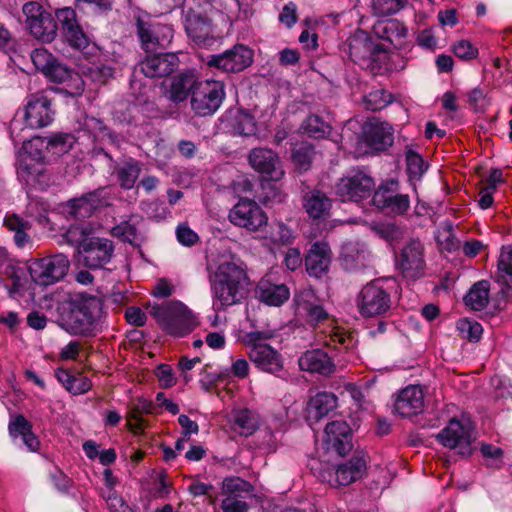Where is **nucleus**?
<instances>
[{
  "mask_svg": "<svg viewBox=\"0 0 512 512\" xmlns=\"http://www.w3.org/2000/svg\"><path fill=\"white\" fill-rule=\"evenodd\" d=\"M338 406V398L332 392L321 391L310 397L306 407L307 420L318 422Z\"/></svg>",
  "mask_w": 512,
  "mask_h": 512,
  "instance_id": "bb28decb",
  "label": "nucleus"
},
{
  "mask_svg": "<svg viewBox=\"0 0 512 512\" xmlns=\"http://www.w3.org/2000/svg\"><path fill=\"white\" fill-rule=\"evenodd\" d=\"M275 335V330L271 328L254 329L244 332L240 340L247 349L249 360L258 370L279 376L284 369V358L277 349L267 343Z\"/></svg>",
  "mask_w": 512,
  "mask_h": 512,
  "instance_id": "f03ea898",
  "label": "nucleus"
},
{
  "mask_svg": "<svg viewBox=\"0 0 512 512\" xmlns=\"http://www.w3.org/2000/svg\"><path fill=\"white\" fill-rule=\"evenodd\" d=\"M293 301L296 313L311 325H317L328 318V312L310 287L296 291Z\"/></svg>",
  "mask_w": 512,
  "mask_h": 512,
  "instance_id": "2eb2a0df",
  "label": "nucleus"
},
{
  "mask_svg": "<svg viewBox=\"0 0 512 512\" xmlns=\"http://www.w3.org/2000/svg\"><path fill=\"white\" fill-rule=\"evenodd\" d=\"M69 267L70 261L67 255L57 253L32 261L29 265V273L36 285L46 287L63 279Z\"/></svg>",
  "mask_w": 512,
  "mask_h": 512,
  "instance_id": "423d86ee",
  "label": "nucleus"
},
{
  "mask_svg": "<svg viewBox=\"0 0 512 512\" xmlns=\"http://www.w3.org/2000/svg\"><path fill=\"white\" fill-rule=\"evenodd\" d=\"M101 497L106 501L110 512H133L117 492L101 493Z\"/></svg>",
  "mask_w": 512,
  "mask_h": 512,
  "instance_id": "0e129e2a",
  "label": "nucleus"
},
{
  "mask_svg": "<svg viewBox=\"0 0 512 512\" xmlns=\"http://www.w3.org/2000/svg\"><path fill=\"white\" fill-rule=\"evenodd\" d=\"M55 111L49 98H32L24 108L25 125L38 129L50 125L54 120Z\"/></svg>",
  "mask_w": 512,
  "mask_h": 512,
  "instance_id": "412c9836",
  "label": "nucleus"
},
{
  "mask_svg": "<svg viewBox=\"0 0 512 512\" xmlns=\"http://www.w3.org/2000/svg\"><path fill=\"white\" fill-rule=\"evenodd\" d=\"M472 429V423L468 418H452L438 433L437 439L443 446L457 449L461 455H468L471 452Z\"/></svg>",
  "mask_w": 512,
  "mask_h": 512,
  "instance_id": "1a4fd4ad",
  "label": "nucleus"
},
{
  "mask_svg": "<svg viewBox=\"0 0 512 512\" xmlns=\"http://www.w3.org/2000/svg\"><path fill=\"white\" fill-rule=\"evenodd\" d=\"M150 314L166 333L174 337L189 334L197 325L193 312L178 300L154 304L150 308Z\"/></svg>",
  "mask_w": 512,
  "mask_h": 512,
  "instance_id": "7ed1b4c3",
  "label": "nucleus"
},
{
  "mask_svg": "<svg viewBox=\"0 0 512 512\" xmlns=\"http://www.w3.org/2000/svg\"><path fill=\"white\" fill-rule=\"evenodd\" d=\"M191 108L201 117L214 114L222 104L223 98H190Z\"/></svg>",
  "mask_w": 512,
  "mask_h": 512,
  "instance_id": "603ef678",
  "label": "nucleus"
},
{
  "mask_svg": "<svg viewBox=\"0 0 512 512\" xmlns=\"http://www.w3.org/2000/svg\"><path fill=\"white\" fill-rule=\"evenodd\" d=\"M457 329L462 338L469 340L470 342H477L480 340L483 328L482 325L468 318H462L457 322Z\"/></svg>",
  "mask_w": 512,
  "mask_h": 512,
  "instance_id": "864d4df0",
  "label": "nucleus"
},
{
  "mask_svg": "<svg viewBox=\"0 0 512 512\" xmlns=\"http://www.w3.org/2000/svg\"><path fill=\"white\" fill-rule=\"evenodd\" d=\"M257 294L261 302L278 307L289 299L290 290L285 284L274 283L270 276H265L257 285Z\"/></svg>",
  "mask_w": 512,
  "mask_h": 512,
  "instance_id": "c756f323",
  "label": "nucleus"
},
{
  "mask_svg": "<svg viewBox=\"0 0 512 512\" xmlns=\"http://www.w3.org/2000/svg\"><path fill=\"white\" fill-rule=\"evenodd\" d=\"M141 170V163L133 158L119 164L115 170V175L121 188L125 190L132 189L140 176Z\"/></svg>",
  "mask_w": 512,
  "mask_h": 512,
  "instance_id": "e433bc0d",
  "label": "nucleus"
},
{
  "mask_svg": "<svg viewBox=\"0 0 512 512\" xmlns=\"http://www.w3.org/2000/svg\"><path fill=\"white\" fill-rule=\"evenodd\" d=\"M406 164L408 173L413 179H420L427 169L422 157L411 150L406 154Z\"/></svg>",
  "mask_w": 512,
  "mask_h": 512,
  "instance_id": "bf43d9fd",
  "label": "nucleus"
},
{
  "mask_svg": "<svg viewBox=\"0 0 512 512\" xmlns=\"http://www.w3.org/2000/svg\"><path fill=\"white\" fill-rule=\"evenodd\" d=\"M44 150L47 151L46 139L43 137H33L24 141L21 149L16 153V158L29 157L31 161H44Z\"/></svg>",
  "mask_w": 512,
  "mask_h": 512,
  "instance_id": "79ce46f5",
  "label": "nucleus"
},
{
  "mask_svg": "<svg viewBox=\"0 0 512 512\" xmlns=\"http://www.w3.org/2000/svg\"><path fill=\"white\" fill-rule=\"evenodd\" d=\"M497 281L512 288V247L504 246L498 259Z\"/></svg>",
  "mask_w": 512,
  "mask_h": 512,
  "instance_id": "a18cd8bd",
  "label": "nucleus"
},
{
  "mask_svg": "<svg viewBox=\"0 0 512 512\" xmlns=\"http://www.w3.org/2000/svg\"><path fill=\"white\" fill-rule=\"evenodd\" d=\"M335 193L342 202L352 200V177L345 176L335 186Z\"/></svg>",
  "mask_w": 512,
  "mask_h": 512,
  "instance_id": "338daca9",
  "label": "nucleus"
},
{
  "mask_svg": "<svg viewBox=\"0 0 512 512\" xmlns=\"http://www.w3.org/2000/svg\"><path fill=\"white\" fill-rule=\"evenodd\" d=\"M407 28L396 19L379 20L372 26V33L394 46H400L407 35Z\"/></svg>",
  "mask_w": 512,
  "mask_h": 512,
  "instance_id": "72a5a7b5",
  "label": "nucleus"
},
{
  "mask_svg": "<svg viewBox=\"0 0 512 512\" xmlns=\"http://www.w3.org/2000/svg\"><path fill=\"white\" fill-rule=\"evenodd\" d=\"M138 35L146 52L165 48L173 38V29L165 24H149L142 19L137 20Z\"/></svg>",
  "mask_w": 512,
  "mask_h": 512,
  "instance_id": "f3484780",
  "label": "nucleus"
},
{
  "mask_svg": "<svg viewBox=\"0 0 512 512\" xmlns=\"http://www.w3.org/2000/svg\"><path fill=\"white\" fill-rule=\"evenodd\" d=\"M232 127L236 134L251 136L256 133V122L254 117L245 110H239L235 116Z\"/></svg>",
  "mask_w": 512,
  "mask_h": 512,
  "instance_id": "3c124183",
  "label": "nucleus"
},
{
  "mask_svg": "<svg viewBox=\"0 0 512 512\" xmlns=\"http://www.w3.org/2000/svg\"><path fill=\"white\" fill-rule=\"evenodd\" d=\"M223 493L226 497L242 498V494H249L252 491V486L249 482L239 477H227L223 480L222 484Z\"/></svg>",
  "mask_w": 512,
  "mask_h": 512,
  "instance_id": "8fccbe9b",
  "label": "nucleus"
},
{
  "mask_svg": "<svg viewBox=\"0 0 512 512\" xmlns=\"http://www.w3.org/2000/svg\"><path fill=\"white\" fill-rule=\"evenodd\" d=\"M373 204L380 209H387L395 215H404L410 208V197L408 194L399 193L397 180L389 179L383 181L372 197Z\"/></svg>",
  "mask_w": 512,
  "mask_h": 512,
  "instance_id": "f8f14e48",
  "label": "nucleus"
},
{
  "mask_svg": "<svg viewBox=\"0 0 512 512\" xmlns=\"http://www.w3.org/2000/svg\"><path fill=\"white\" fill-rule=\"evenodd\" d=\"M112 240L98 236L84 237L78 244L79 261L89 269H100L108 264L114 255Z\"/></svg>",
  "mask_w": 512,
  "mask_h": 512,
  "instance_id": "0eeeda50",
  "label": "nucleus"
},
{
  "mask_svg": "<svg viewBox=\"0 0 512 512\" xmlns=\"http://www.w3.org/2000/svg\"><path fill=\"white\" fill-rule=\"evenodd\" d=\"M452 51L462 60H470L477 56L478 50L469 41L460 40L452 46Z\"/></svg>",
  "mask_w": 512,
  "mask_h": 512,
  "instance_id": "e2e57ef3",
  "label": "nucleus"
},
{
  "mask_svg": "<svg viewBox=\"0 0 512 512\" xmlns=\"http://www.w3.org/2000/svg\"><path fill=\"white\" fill-rule=\"evenodd\" d=\"M32 428L31 422L21 414L11 417L8 424L10 437L13 439L21 438L30 452H36L40 447V441Z\"/></svg>",
  "mask_w": 512,
  "mask_h": 512,
  "instance_id": "7c9ffc66",
  "label": "nucleus"
},
{
  "mask_svg": "<svg viewBox=\"0 0 512 512\" xmlns=\"http://www.w3.org/2000/svg\"><path fill=\"white\" fill-rule=\"evenodd\" d=\"M211 290L220 306H231L240 302L246 293L248 276L244 263L236 257L223 259L210 273Z\"/></svg>",
  "mask_w": 512,
  "mask_h": 512,
  "instance_id": "f257e3e1",
  "label": "nucleus"
},
{
  "mask_svg": "<svg viewBox=\"0 0 512 512\" xmlns=\"http://www.w3.org/2000/svg\"><path fill=\"white\" fill-rule=\"evenodd\" d=\"M111 235L131 245H138L141 241L140 234L134 224L130 221H123L111 229Z\"/></svg>",
  "mask_w": 512,
  "mask_h": 512,
  "instance_id": "09e8293b",
  "label": "nucleus"
},
{
  "mask_svg": "<svg viewBox=\"0 0 512 512\" xmlns=\"http://www.w3.org/2000/svg\"><path fill=\"white\" fill-rule=\"evenodd\" d=\"M4 226L13 231L14 241L18 247H24L28 242L29 237L27 235V231L30 229V223L19 217L16 214L6 215L4 218Z\"/></svg>",
  "mask_w": 512,
  "mask_h": 512,
  "instance_id": "a19ab883",
  "label": "nucleus"
},
{
  "mask_svg": "<svg viewBox=\"0 0 512 512\" xmlns=\"http://www.w3.org/2000/svg\"><path fill=\"white\" fill-rule=\"evenodd\" d=\"M156 376L159 380L160 386L163 388H170L175 385L176 379L172 368L167 364H160L156 369Z\"/></svg>",
  "mask_w": 512,
  "mask_h": 512,
  "instance_id": "69168bd1",
  "label": "nucleus"
},
{
  "mask_svg": "<svg viewBox=\"0 0 512 512\" xmlns=\"http://www.w3.org/2000/svg\"><path fill=\"white\" fill-rule=\"evenodd\" d=\"M45 139L47 152L55 156L66 154L75 143V137L70 133H56Z\"/></svg>",
  "mask_w": 512,
  "mask_h": 512,
  "instance_id": "c03bdc74",
  "label": "nucleus"
},
{
  "mask_svg": "<svg viewBox=\"0 0 512 512\" xmlns=\"http://www.w3.org/2000/svg\"><path fill=\"white\" fill-rule=\"evenodd\" d=\"M232 420L235 430L243 436L252 435L258 429L260 423L258 413L248 408L233 410Z\"/></svg>",
  "mask_w": 512,
  "mask_h": 512,
  "instance_id": "c9c22d12",
  "label": "nucleus"
},
{
  "mask_svg": "<svg viewBox=\"0 0 512 512\" xmlns=\"http://www.w3.org/2000/svg\"><path fill=\"white\" fill-rule=\"evenodd\" d=\"M200 83L193 72L180 73L170 85V96H194Z\"/></svg>",
  "mask_w": 512,
  "mask_h": 512,
  "instance_id": "4c0bfd02",
  "label": "nucleus"
},
{
  "mask_svg": "<svg viewBox=\"0 0 512 512\" xmlns=\"http://www.w3.org/2000/svg\"><path fill=\"white\" fill-rule=\"evenodd\" d=\"M303 134L311 138H323L330 131V125L327 124L321 117L317 115H310L305 119L301 125Z\"/></svg>",
  "mask_w": 512,
  "mask_h": 512,
  "instance_id": "49530a36",
  "label": "nucleus"
},
{
  "mask_svg": "<svg viewBox=\"0 0 512 512\" xmlns=\"http://www.w3.org/2000/svg\"><path fill=\"white\" fill-rule=\"evenodd\" d=\"M102 311L101 301L96 297L82 299L71 308L63 324L66 331L73 335H88L94 330Z\"/></svg>",
  "mask_w": 512,
  "mask_h": 512,
  "instance_id": "39448f33",
  "label": "nucleus"
},
{
  "mask_svg": "<svg viewBox=\"0 0 512 512\" xmlns=\"http://www.w3.org/2000/svg\"><path fill=\"white\" fill-rule=\"evenodd\" d=\"M229 221L251 233H259L268 221V215L254 200L241 198L229 211Z\"/></svg>",
  "mask_w": 512,
  "mask_h": 512,
  "instance_id": "6e6552de",
  "label": "nucleus"
},
{
  "mask_svg": "<svg viewBox=\"0 0 512 512\" xmlns=\"http://www.w3.org/2000/svg\"><path fill=\"white\" fill-rule=\"evenodd\" d=\"M253 58L252 49L243 44H236L222 54L211 56L208 64L225 72H241L252 64Z\"/></svg>",
  "mask_w": 512,
  "mask_h": 512,
  "instance_id": "ddd939ff",
  "label": "nucleus"
},
{
  "mask_svg": "<svg viewBox=\"0 0 512 512\" xmlns=\"http://www.w3.org/2000/svg\"><path fill=\"white\" fill-rule=\"evenodd\" d=\"M260 233L258 238L269 247L288 245L294 239L292 229L279 220L267 221Z\"/></svg>",
  "mask_w": 512,
  "mask_h": 512,
  "instance_id": "2f4dec72",
  "label": "nucleus"
},
{
  "mask_svg": "<svg viewBox=\"0 0 512 512\" xmlns=\"http://www.w3.org/2000/svg\"><path fill=\"white\" fill-rule=\"evenodd\" d=\"M313 155V146L305 143L293 150L292 160L300 170H307L310 167Z\"/></svg>",
  "mask_w": 512,
  "mask_h": 512,
  "instance_id": "13d9d810",
  "label": "nucleus"
},
{
  "mask_svg": "<svg viewBox=\"0 0 512 512\" xmlns=\"http://www.w3.org/2000/svg\"><path fill=\"white\" fill-rule=\"evenodd\" d=\"M322 481H327L333 487L347 486L352 483V463L348 461L345 464L338 465L334 474L329 473L320 475Z\"/></svg>",
  "mask_w": 512,
  "mask_h": 512,
  "instance_id": "de8ad7c7",
  "label": "nucleus"
},
{
  "mask_svg": "<svg viewBox=\"0 0 512 512\" xmlns=\"http://www.w3.org/2000/svg\"><path fill=\"white\" fill-rule=\"evenodd\" d=\"M394 129L378 118L367 119L361 127L354 146V156L364 157L386 151L393 145Z\"/></svg>",
  "mask_w": 512,
  "mask_h": 512,
  "instance_id": "20e7f679",
  "label": "nucleus"
},
{
  "mask_svg": "<svg viewBox=\"0 0 512 512\" xmlns=\"http://www.w3.org/2000/svg\"><path fill=\"white\" fill-rule=\"evenodd\" d=\"M23 13L26 17V25L35 38L44 42L54 40L57 31L56 22L38 2L24 4Z\"/></svg>",
  "mask_w": 512,
  "mask_h": 512,
  "instance_id": "9d476101",
  "label": "nucleus"
},
{
  "mask_svg": "<svg viewBox=\"0 0 512 512\" xmlns=\"http://www.w3.org/2000/svg\"><path fill=\"white\" fill-rule=\"evenodd\" d=\"M324 442L327 449L345 456L352 450V430L346 421L335 420L325 427Z\"/></svg>",
  "mask_w": 512,
  "mask_h": 512,
  "instance_id": "aec40b11",
  "label": "nucleus"
},
{
  "mask_svg": "<svg viewBox=\"0 0 512 512\" xmlns=\"http://www.w3.org/2000/svg\"><path fill=\"white\" fill-rule=\"evenodd\" d=\"M354 40L360 42L363 48L369 51L367 57L363 56L359 58L358 64L360 67L368 70L373 75L380 73L382 68L381 63L386 59V54L378 43L373 42L372 36H368L363 19L360 20V27L354 32Z\"/></svg>",
  "mask_w": 512,
  "mask_h": 512,
  "instance_id": "a211bd4d",
  "label": "nucleus"
},
{
  "mask_svg": "<svg viewBox=\"0 0 512 512\" xmlns=\"http://www.w3.org/2000/svg\"><path fill=\"white\" fill-rule=\"evenodd\" d=\"M424 247L418 240L407 242L396 255V268L408 280H417L425 274Z\"/></svg>",
  "mask_w": 512,
  "mask_h": 512,
  "instance_id": "9b49d317",
  "label": "nucleus"
},
{
  "mask_svg": "<svg viewBox=\"0 0 512 512\" xmlns=\"http://www.w3.org/2000/svg\"><path fill=\"white\" fill-rule=\"evenodd\" d=\"M179 64L174 53L147 56L140 64L141 72L148 78L163 77L172 73Z\"/></svg>",
  "mask_w": 512,
  "mask_h": 512,
  "instance_id": "393cba45",
  "label": "nucleus"
},
{
  "mask_svg": "<svg viewBox=\"0 0 512 512\" xmlns=\"http://www.w3.org/2000/svg\"><path fill=\"white\" fill-rule=\"evenodd\" d=\"M18 179L27 187L44 190L49 183L45 161L34 162L29 157L16 158Z\"/></svg>",
  "mask_w": 512,
  "mask_h": 512,
  "instance_id": "6ab92c4d",
  "label": "nucleus"
},
{
  "mask_svg": "<svg viewBox=\"0 0 512 512\" xmlns=\"http://www.w3.org/2000/svg\"><path fill=\"white\" fill-rule=\"evenodd\" d=\"M177 241L183 246H192L199 240V236L186 223H181L176 227Z\"/></svg>",
  "mask_w": 512,
  "mask_h": 512,
  "instance_id": "680f3d73",
  "label": "nucleus"
},
{
  "mask_svg": "<svg viewBox=\"0 0 512 512\" xmlns=\"http://www.w3.org/2000/svg\"><path fill=\"white\" fill-rule=\"evenodd\" d=\"M56 18L70 45L80 50L89 46V39L79 26L76 12L72 8L64 7L58 9L56 11Z\"/></svg>",
  "mask_w": 512,
  "mask_h": 512,
  "instance_id": "b1692460",
  "label": "nucleus"
},
{
  "mask_svg": "<svg viewBox=\"0 0 512 512\" xmlns=\"http://www.w3.org/2000/svg\"><path fill=\"white\" fill-rule=\"evenodd\" d=\"M298 363L301 370L318 373L323 376H329L335 370V365L331 358L321 349L306 351L299 358Z\"/></svg>",
  "mask_w": 512,
  "mask_h": 512,
  "instance_id": "c85d7f7f",
  "label": "nucleus"
},
{
  "mask_svg": "<svg viewBox=\"0 0 512 512\" xmlns=\"http://www.w3.org/2000/svg\"><path fill=\"white\" fill-rule=\"evenodd\" d=\"M140 207L149 218L156 221L166 219L170 216V210L163 201L153 200L149 202H142Z\"/></svg>",
  "mask_w": 512,
  "mask_h": 512,
  "instance_id": "4d7b16f0",
  "label": "nucleus"
},
{
  "mask_svg": "<svg viewBox=\"0 0 512 512\" xmlns=\"http://www.w3.org/2000/svg\"><path fill=\"white\" fill-rule=\"evenodd\" d=\"M424 409V392L418 385H409L402 389L394 402V412L401 417H411Z\"/></svg>",
  "mask_w": 512,
  "mask_h": 512,
  "instance_id": "5701e85b",
  "label": "nucleus"
},
{
  "mask_svg": "<svg viewBox=\"0 0 512 512\" xmlns=\"http://www.w3.org/2000/svg\"><path fill=\"white\" fill-rule=\"evenodd\" d=\"M31 59L37 70L44 75L49 73L55 62V57L44 48H36L31 53Z\"/></svg>",
  "mask_w": 512,
  "mask_h": 512,
  "instance_id": "6e6d98bb",
  "label": "nucleus"
},
{
  "mask_svg": "<svg viewBox=\"0 0 512 512\" xmlns=\"http://www.w3.org/2000/svg\"><path fill=\"white\" fill-rule=\"evenodd\" d=\"M391 298L389 293L376 282L367 284L359 294L358 307L364 316H376L389 310Z\"/></svg>",
  "mask_w": 512,
  "mask_h": 512,
  "instance_id": "4468645a",
  "label": "nucleus"
},
{
  "mask_svg": "<svg viewBox=\"0 0 512 512\" xmlns=\"http://www.w3.org/2000/svg\"><path fill=\"white\" fill-rule=\"evenodd\" d=\"M45 76L53 82L64 84L67 89V96H79L84 91L86 81L80 74L74 73L67 66L57 61Z\"/></svg>",
  "mask_w": 512,
  "mask_h": 512,
  "instance_id": "a878e982",
  "label": "nucleus"
},
{
  "mask_svg": "<svg viewBox=\"0 0 512 512\" xmlns=\"http://www.w3.org/2000/svg\"><path fill=\"white\" fill-rule=\"evenodd\" d=\"M101 203L99 191L83 194L80 197L70 199L65 206L66 212L76 218L85 219L90 217Z\"/></svg>",
  "mask_w": 512,
  "mask_h": 512,
  "instance_id": "473e14b6",
  "label": "nucleus"
},
{
  "mask_svg": "<svg viewBox=\"0 0 512 512\" xmlns=\"http://www.w3.org/2000/svg\"><path fill=\"white\" fill-rule=\"evenodd\" d=\"M374 188L375 182L367 171H354V201L370 197L376 191Z\"/></svg>",
  "mask_w": 512,
  "mask_h": 512,
  "instance_id": "37998d69",
  "label": "nucleus"
},
{
  "mask_svg": "<svg viewBox=\"0 0 512 512\" xmlns=\"http://www.w3.org/2000/svg\"><path fill=\"white\" fill-rule=\"evenodd\" d=\"M80 63L79 69L81 73L89 80L97 84H103L106 80L113 76L115 68L102 63L101 61H89Z\"/></svg>",
  "mask_w": 512,
  "mask_h": 512,
  "instance_id": "58836bf2",
  "label": "nucleus"
},
{
  "mask_svg": "<svg viewBox=\"0 0 512 512\" xmlns=\"http://www.w3.org/2000/svg\"><path fill=\"white\" fill-rule=\"evenodd\" d=\"M221 508L223 512H247L248 505L247 503L236 497H225L222 500Z\"/></svg>",
  "mask_w": 512,
  "mask_h": 512,
  "instance_id": "774afa93",
  "label": "nucleus"
},
{
  "mask_svg": "<svg viewBox=\"0 0 512 512\" xmlns=\"http://www.w3.org/2000/svg\"><path fill=\"white\" fill-rule=\"evenodd\" d=\"M465 303L475 311L484 309L489 303V283L480 281L474 284L465 296Z\"/></svg>",
  "mask_w": 512,
  "mask_h": 512,
  "instance_id": "ea45409f",
  "label": "nucleus"
},
{
  "mask_svg": "<svg viewBox=\"0 0 512 512\" xmlns=\"http://www.w3.org/2000/svg\"><path fill=\"white\" fill-rule=\"evenodd\" d=\"M330 261L329 245L325 242H316L305 258L306 270L310 276L321 278L327 273Z\"/></svg>",
  "mask_w": 512,
  "mask_h": 512,
  "instance_id": "cd10ccee",
  "label": "nucleus"
},
{
  "mask_svg": "<svg viewBox=\"0 0 512 512\" xmlns=\"http://www.w3.org/2000/svg\"><path fill=\"white\" fill-rule=\"evenodd\" d=\"M408 4V0H372V9L379 16L396 14Z\"/></svg>",
  "mask_w": 512,
  "mask_h": 512,
  "instance_id": "5fc2aeb1",
  "label": "nucleus"
},
{
  "mask_svg": "<svg viewBox=\"0 0 512 512\" xmlns=\"http://www.w3.org/2000/svg\"><path fill=\"white\" fill-rule=\"evenodd\" d=\"M304 209L312 219L325 218L331 209V200L323 192L314 190L304 197Z\"/></svg>",
  "mask_w": 512,
  "mask_h": 512,
  "instance_id": "f704fd0d",
  "label": "nucleus"
},
{
  "mask_svg": "<svg viewBox=\"0 0 512 512\" xmlns=\"http://www.w3.org/2000/svg\"><path fill=\"white\" fill-rule=\"evenodd\" d=\"M188 37L198 46L207 47L214 43L216 36L211 21L200 14L188 12L185 18Z\"/></svg>",
  "mask_w": 512,
  "mask_h": 512,
  "instance_id": "4be33fe9",
  "label": "nucleus"
},
{
  "mask_svg": "<svg viewBox=\"0 0 512 512\" xmlns=\"http://www.w3.org/2000/svg\"><path fill=\"white\" fill-rule=\"evenodd\" d=\"M198 93L202 96H225V88L222 81L205 80L198 83Z\"/></svg>",
  "mask_w": 512,
  "mask_h": 512,
  "instance_id": "052dcab7",
  "label": "nucleus"
},
{
  "mask_svg": "<svg viewBox=\"0 0 512 512\" xmlns=\"http://www.w3.org/2000/svg\"><path fill=\"white\" fill-rule=\"evenodd\" d=\"M251 167L262 174L266 180L279 181L284 170L277 154L268 148H254L248 156Z\"/></svg>",
  "mask_w": 512,
  "mask_h": 512,
  "instance_id": "dca6fc26",
  "label": "nucleus"
}]
</instances>
